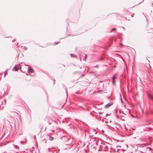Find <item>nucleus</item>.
Returning a JSON list of instances; mask_svg holds the SVG:
<instances>
[{"instance_id": "1", "label": "nucleus", "mask_w": 153, "mask_h": 153, "mask_svg": "<svg viewBox=\"0 0 153 153\" xmlns=\"http://www.w3.org/2000/svg\"><path fill=\"white\" fill-rule=\"evenodd\" d=\"M61 138L62 139V140L65 141H70V138L67 137L65 136H63Z\"/></svg>"}, {"instance_id": "2", "label": "nucleus", "mask_w": 153, "mask_h": 153, "mask_svg": "<svg viewBox=\"0 0 153 153\" xmlns=\"http://www.w3.org/2000/svg\"><path fill=\"white\" fill-rule=\"evenodd\" d=\"M125 150L124 149H117V152L118 153H124V151Z\"/></svg>"}, {"instance_id": "3", "label": "nucleus", "mask_w": 153, "mask_h": 153, "mask_svg": "<svg viewBox=\"0 0 153 153\" xmlns=\"http://www.w3.org/2000/svg\"><path fill=\"white\" fill-rule=\"evenodd\" d=\"M33 72V70L31 67H29L28 68V72L29 73H31Z\"/></svg>"}, {"instance_id": "4", "label": "nucleus", "mask_w": 153, "mask_h": 153, "mask_svg": "<svg viewBox=\"0 0 153 153\" xmlns=\"http://www.w3.org/2000/svg\"><path fill=\"white\" fill-rule=\"evenodd\" d=\"M116 75V74H115L114 76L112 77V83L113 84H114V82L115 79V76Z\"/></svg>"}, {"instance_id": "5", "label": "nucleus", "mask_w": 153, "mask_h": 153, "mask_svg": "<svg viewBox=\"0 0 153 153\" xmlns=\"http://www.w3.org/2000/svg\"><path fill=\"white\" fill-rule=\"evenodd\" d=\"M113 103L112 102H110L105 105V107L106 108H108Z\"/></svg>"}, {"instance_id": "6", "label": "nucleus", "mask_w": 153, "mask_h": 153, "mask_svg": "<svg viewBox=\"0 0 153 153\" xmlns=\"http://www.w3.org/2000/svg\"><path fill=\"white\" fill-rule=\"evenodd\" d=\"M148 97L149 98L153 100V96L149 94L148 95Z\"/></svg>"}, {"instance_id": "7", "label": "nucleus", "mask_w": 153, "mask_h": 153, "mask_svg": "<svg viewBox=\"0 0 153 153\" xmlns=\"http://www.w3.org/2000/svg\"><path fill=\"white\" fill-rule=\"evenodd\" d=\"M53 137L50 136L49 137V140H53Z\"/></svg>"}, {"instance_id": "8", "label": "nucleus", "mask_w": 153, "mask_h": 153, "mask_svg": "<svg viewBox=\"0 0 153 153\" xmlns=\"http://www.w3.org/2000/svg\"><path fill=\"white\" fill-rule=\"evenodd\" d=\"M13 146H14V147L15 148H16V149H19V146H17V145H13Z\"/></svg>"}, {"instance_id": "9", "label": "nucleus", "mask_w": 153, "mask_h": 153, "mask_svg": "<svg viewBox=\"0 0 153 153\" xmlns=\"http://www.w3.org/2000/svg\"><path fill=\"white\" fill-rule=\"evenodd\" d=\"M72 143V142L71 141H70L68 143H66L65 144L66 145H69Z\"/></svg>"}, {"instance_id": "10", "label": "nucleus", "mask_w": 153, "mask_h": 153, "mask_svg": "<svg viewBox=\"0 0 153 153\" xmlns=\"http://www.w3.org/2000/svg\"><path fill=\"white\" fill-rule=\"evenodd\" d=\"M14 68L15 71H16L18 70V68H17L16 66L14 67Z\"/></svg>"}, {"instance_id": "11", "label": "nucleus", "mask_w": 153, "mask_h": 153, "mask_svg": "<svg viewBox=\"0 0 153 153\" xmlns=\"http://www.w3.org/2000/svg\"><path fill=\"white\" fill-rule=\"evenodd\" d=\"M87 55L86 54H85V56H84V60H85L87 58Z\"/></svg>"}, {"instance_id": "12", "label": "nucleus", "mask_w": 153, "mask_h": 153, "mask_svg": "<svg viewBox=\"0 0 153 153\" xmlns=\"http://www.w3.org/2000/svg\"><path fill=\"white\" fill-rule=\"evenodd\" d=\"M74 56V55L73 54H70V56L71 57H73Z\"/></svg>"}, {"instance_id": "13", "label": "nucleus", "mask_w": 153, "mask_h": 153, "mask_svg": "<svg viewBox=\"0 0 153 153\" xmlns=\"http://www.w3.org/2000/svg\"><path fill=\"white\" fill-rule=\"evenodd\" d=\"M59 42H55L54 43V45H56V44H57L59 43Z\"/></svg>"}, {"instance_id": "14", "label": "nucleus", "mask_w": 153, "mask_h": 153, "mask_svg": "<svg viewBox=\"0 0 153 153\" xmlns=\"http://www.w3.org/2000/svg\"><path fill=\"white\" fill-rule=\"evenodd\" d=\"M115 30V29L114 28L112 29L111 31H113L114 30Z\"/></svg>"}, {"instance_id": "15", "label": "nucleus", "mask_w": 153, "mask_h": 153, "mask_svg": "<svg viewBox=\"0 0 153 153\" xmlns=\"http://www.w3.org/2000/svg\"><path fill=\"white\" fill-rule=\"evenodd\" d=\"M7 74V71H5V72L4 73V76H5L6 74Z\"/></svg>"}, {"instance_id": "16", "label": "nucleus", "mask_w": 153, "mask_h": 153, "mask_svg": "<svg viewBox=\"0 0 153 153\" xmlns=\"http://www.w3.org/2000/svg\"><path fill=\"white\" fill-rule=\"evenodd\" d=\"M134 13H133L132 14V15H131V16L132 17H133L134 16Z\"/></svg>"}, {"instance_id": "17", "label": "nucleus", "mask_w": 153, "mask_h": 153, "mask_svg": "<svg viewBox=\"0 0 153 153\" xmlns=\"http://www.w3.org/2000/svg\"><path fill=\"white\" fill-rule=\"evenodd\" d=\"M144 129V131H148L149 130L148 129L145 130V129Z\"/></svg>"}, {"instance_id": "18", "label": "nucleus", "mask_w": 153, "mask_h": 153, "mask_svg": "<svg viewBox=\"0 0 153 153\" xmlns=\"http://www.w3.org/2000/svg\"><path fill=\"white\" fill-rule=\"evenodd\" d=\"M151 113L152 114H153V111H151Z\"/></svg>"}, {"instance_id": "19", "label": "nucleus", "mask_w": 153, "mask_h": 153, "mask_svg": "<svg viewBox=\"0 0 153 153\" xmlns=\"http://www.w3.org/2000/svg\"><path fill=\"white\" fill-rule=\"evenodd\" d=\"M148 129H152V128H148Z\"/></svg>"}, {"instance_id": "20", "label": "nucleus", "mask_w": 153, "mask_h": 153, "mask_svg": "<svg viewBox=\"0 0 153 153\" xmlns=\"http://www.w3.org/2000/svg\"><path fill=\"white\" fill-rule=\"evenodd\" d=\"M99 114H102V113L100 112H99Z\"/></svg>"}, {"instance_id": "21", "label": "nucleus", "mask_w": 153, "mask_h": 153, "mask_svg": "<svg viewBox=\"0 0 153 153\" xmlns=\"http://www.w3.org/2000/svg\"><path fill=\"white\" fill-rule=\"evenodd\" d=\"M108 115V114H106V115H105V116H107Z\"/></svg>"}, {"instance_id": "22", "label": "nucleus", "mask_w": 153, "mask_h": 153, "mask_svg": "<svg viewBox=\"0 0 153 153\" xmlns=\"http://www.w3.org/2000/svg\"><path fill=\"white\" fill-rule=\"evenodd\" d=\"M120 45H122V44L121 43H120Z\"/></svg>"}, {"instance_id": "23", "label": "nucleus", "mask_w": 153, "mask_h": 153, "mask_svg": "<svg viewBox=\"0 0 153 153\" xmlns=\"http://www.w3.org/2000/svg\"><path fill=\"white\" fill-rule=\"evenodd\" d=\"M18 68L19 69V67H20L19 66H18Z\"/></svg>"}, {"instance_id": "24", "label": "nucleus", "mask_w": 153, "mask_h": 153, "mask_svg": "<svg viewBox=\"0 0 153 153\" xmlns=\"http://www.w3.org/2000/svg\"><path fill=\"white\" fill-rule=\"evenodd\" d=\"M80 59H81V57H80Z\"/></svg>"}, {"instance_id": "25", "label": "nucleus", "mask_w": 153, "mask_h": 153, "mask_svg": "<svg viewBox=\"0 0 153 153\" xmlns=\"http://www.w3.org/2000/svg\"><path fill=\"white\" fill-rule=\"evenodd\" d=\"M26 66H28V65H25Z\"/></svg>"}, {"instance_id": "26", "label": "nucleus", "mask_w": 153, "mask_h": 153, "mask_svg": "<svg viewBox=\"0 0 153 153\" xmlns=\"http://www.w3.org/2000/svg\"><path fill=\"white\" fill-rule=\"evenodd\" d=\"M3 153H5V152H4Z\"/></svg>"}]
</instances>
